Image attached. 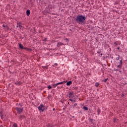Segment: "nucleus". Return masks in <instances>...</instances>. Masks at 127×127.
<instances>
[{
    "mask_svg": "<svg viewBox=\"0 0 127 127\" xmlns=\"http://www.w3.org/2000/svg\"><path fill=\"white\" fill-rule=\"evenodd\" d=\"M116 60L117 61H119V64H123V60L121 59V57L118 55H116Z\"/></svg>",
    "mask_w": 127,
    "mask_h": 127,
    "instance_id": "nucleus-3",
    "label": "nucleus"
},
{
    "mask_svg": "<svg viewBox=\"0 0 127 127\" xmlns=\"http://www.w3.org/2000/svg\"><path fill=\"white\" fill-rule=\"evenodd\" d=\"M16 85H19V86H20V85H21V83H20V82L19 81H17L16 83H15Z\"/></svg>",
    "mask_w": 127,
    "mask_h": 127,
    "instance_id": "nucleus-14",
    "label": "nucleus"
},
{
    "mask_svg": "<svg viewBox=\"0 0 127 127\" xmlns=\"http://www.w3.org/2000/svg\"><path fill=\"white\" fill-rule=\"evenodd\" d=\"M16 27H19V25H17V26H16Z\"/></svg>",
    "mask_w": 127,
    "mask_h": 127,
    "instance_id": "nucleus-36",
    "label": "nucleus"
},
{
    "mask_svg": "<svg viewBox=\"0 0 127 127\" xmlns=\"http://www.w3.org/2000/svg\"><path fill=\"white\" fill-rule=\"evenodd\" d=\"M75 20L77 23L83 25V24H85L86 17L83 15H78L75 18Z\"/></svg>",
    "mask_w": 127,
    "mask_h": 127,
    "instance_id": "nucleus-1",
    "label": "nucleus"
},
{
    "mask_svg": "<svg viewBox=\"0 0 127 127\" xmlns=\"http://www.w3.org/2000/svg\"><path fill=\"white\" fill-rule=\"evenodd\" d=\"M122 67V64H119V65L117 66L118 68H121Z\"/></svg>",
    "mask_w": 127,
    "mask_h": 127,
    "instance_id": "nucleus-23",
    "label": "nucleus"
},
{
    "mask_svg": "<svg viewBox=\"0 0 127 127\" xmlns=\"http://www.w3.org/2000/svg\"><path fill=\"white\" fill-rule=\"evenodd\" d=\"M19 48H20V49H23V48H24V47H23L22 44H21L20 43L19 44Z\"/></svg>",
    "mask_w": 127,
    "mask_h": 127,
    "instance_id": "nucleus-8",
    "label": "nucleus"
},
{
    "mask_svg": "<svg viewBox=\"0 0 127 127\" xmlns=\"http://www.w3.org/2000/svg\"><path fill=\"white\" fill-rule=\"evenodd\" d=\"M13 127H17V124H14L13 125Z\"/></svg>",
    "mask_w": 127,
    "mask_h": 127,
    "instance_id": "nucleus-25",
    "label": "nucleus"
},
{
    "mask_svg": "<svg viewBox=\"0 0 127 127\" xmlns=\"http://www.w3.org/2000/svg\"><path fill=\"white\" fill-rule=\"evenodd\" d=\"M53 110L55 111V108H53Z\"/></svg>",
    "mask_w": 127,
    "mask_h": 127,
    "instance_id": "nucleus-37",
    "label": "nucleus"
},
{
    "mask_svg": "<svg viewBox=\"0 0 127 127\" xmlns=\"http://www.w3.org/2000/svg\"><path fill=\"white\" fill-rule=\"evenodd\" d=\"M26 51L29 52V51H32V50H31L29 48H27V49H26Z\"/></svg>",
    "mask_w": 127,
    "mask_h": 127,
    "instance_id": "nucleus-20",
    "label": "nucleus"
},
{
    "mask_svg": "<svg viewBox=\"0 0 127 127\" xmlns=\"http://www.w3.org/2000/svg\"><path fill=\"white\" fill-rule=\"evenodd\" d=\"M58 85H59V83H57V84H54L53 86V87H57V86H58Z\"/></svg>",
    "mask_w": 127,
    "mask_h": 127,
    "instance_id": "nucleus-18",
    "label": "nucleus"
},
{
    "mask_svg": "<svg viewBox=\"0 0 127 127\" xmlns=\"http://www.w3.org/2000/svg\"><path fill=\"white\" fill-rule=\"evenodd\" d=\"M69 101H71V102H73V99H69Z\"/></svg>",
    "mask_w": 127,
    "mask_h": 127,
    "instance_id": "nucleus-28",
    "label": "nucleus"
},
{
    "mask_svg": "<svg viewBox=\"0 0 127 127\" xmlns=\"http://www.w3.org/2000/svg\"><path fill=\"white\" fill-rule=\"evenodd\" d=\"M103 67H106V66H108V67H110V65H109V64H102Z\"/></svg>",
    "mask_w": 127,
    "mask_h": 127,
    "instance_id": "nucleus-16",
    "label": "nucleus"
},
{
    "mask_svg": "<svg viewBox=\"0 0 127 127\" xmlns=\"http://www.w3.org/2000/svg\"><path fill=\"white\" fill-rule=\"evenodd\" d=\"M0 115H2V112H0Z\"/></svg>",
    "mask_w": 127,
    "mask_h": 127,
    "instance_id": "nucleus-33",
    "label": "nucleus"
},
{
    "mask_svg": "<svg viewBox=\"0 0 127 127\" xmlns=\"http://www.w3.org/2000/svg\"><path fill=\"white\" fill-rule=\"evenodd\" d=\"M55 65L56 66H57V64H55Z\"/></svg>",
    "mask_w": 127,
    "mask_h": 127,
    "instance_id": "nucleus-40",
    "label": "nucleus"
},
{
    "mask_svg": "<svg viewBox=\"0 0 127 127\" xmlns=\"http://www.w3.org/2000/svg\"><path fill=\"white\" fill-rule=\"evenodd\" d=\"M38 110L39 111H42V112H44V110L46 109V107L44 106L43 104H41L39 107H38Z\"/></svg>",
    "mask_w": 127,
    "mask_h": 127,
    "instance_id": "nucleus-2",
    "label": "nucleus"
},
{
    "mask_svg": "<svg viewBox=\"0 0 127 127\" xmlns=\"http://www.w3.org/2000/svg\"><path fill=\"white\" fill-rule=\"evenodd\" d=\"M115 71H118V69H115Z\"/></svg>",
    "mask_w": 127,
    "mask_h": 127,
    "instance_id": "nucleus-38",
    "label": "nucleus"
},
{
    "mask_svg": "<svg viewBox=\"0 0 127 127\" xmlns=\"http://www.w3.org/2000/svg\"><path fill=\"white\" fill-rule=\"evenodd\" d=\"M42 67L43 68V69H48V65H45V64H43L42 66Z\"/></svg>",
    "mask_w": 127,
    "mask_h": 127,
    "instance_id": "nucleus-6",
    "label": "nucleus"
},
{
    "mask_svg": "<svg viewBox=\"0 0 127 127\" xmlns=\"http://www.w3.org/2000/svg\"><path fill=\"white\" fill-rule=\"evenodd\" d=\"M17 25H19V28H20V29H21V28H22V26L21 25V23L20 22L17 23Z\"/></svg>",
    "mask_w": 127,
    "mask_h": 127,
    "instance_id": "nucleus-9",
    "label": "nucleus"
},
{
    "mask_svg": "<svg viewBox=\"0 0 127 127\" xmlns=\"http://www.w3.org/2000/svg\"><path fill=\"white\" fill-rule=\"evenodd\" d=\"M108 80H109V78H106L104 80H103V82H104L105 83H106V82H107V81H108Z\"/></svg>",
    "mask_w": 127,
    "mask_h": 127,
    "instance_id": "nucleus-17",
    "label": "nucleus"
},
{
    "mask_svg": "<svg viewBox=\"0 0 127 127\" xmlns=\"http://www.w3.org/2000/svg\"><path fill=\"white\" fill-rule=\"evenodd\" d=\"M90 122H91V123H92V122H93V119H90Z\"/></svg>",
    "mask_w": 127,
    "mask_h": 127,
    "instance_id": "nucleus-27",
    "label": "nucleus"
},
{
    "mask_svg": "<svg viewBox=\"0 0 127 127\" xmlns=\"http://www.w3.org/2000/svg\"><path fill=\"white\" fill-rule=\"evenodd\" d=\"M114 122H116V120L115 119H114Z\"/></svg>",
    "mask_w": 127,
    "mask_h": 127,
    "instance_id": "nucleus-39",
    "label": "nucleus"
},
{
    "mask_svg": "<svg viewBox=\"0 0 127 127\" xmlns=\"http://www.w3.org/2000/svg\"><path fill=\"white\" fill-rule=\"evenodd\" d=\"M26 14L28 16V15H29L30 14V10L28 9L26 11Z\"/></svg>",
    "mask_w": 127,
    "mask_h": 127,
    "instance_id": "nucleus-10",
    "label": "nucleus"
},
{
    "mask_svg": "<svg viewBox=\"0 0 127 127\" xmlns=\"http://www.w3.org/2000/svg\"><path fill=\"white\" fill-rule=\"evenodd\" d=\"M66 82H67V81H64L61 82H59L58 83L59 84V85H60L61 84H66Z\"/></svg>",
    "mask_w": 127,
    "mask_h": 127,
    "instance_id": "nucleus-11",
    "label": "nucleus"
},
{
    "mask_svg": "<svg viewBox=\"0 0 127 127\" xmlns=\"http://www.w3.org/2000/svg\"><path fill=\"white\" fill-rule=\"evenodd\" d=\"M71 84H72V81H69L67 82L66 85H67V86H70L71 85Z\"/></svg>",
    "mask_w": 127,
    "mask_h": 127,
    "instance_id": "nucleus-12",
    "label": "nucleus"
},
{
    "mask_svg": "<svg viewBox=\"0 0 127 127\" xmlns=\"http://www.w3.org/2000/svg\"><path fill=\"white\" fill-rule=\"evenodd\" d=\"M77 106V104H75L73 106V107H76Z\"/></svg>",
    "mask_w": 127,
    "mask_h": 127,
    "instance_id": "nucleus-29",
    "label": "nucleus"
},
{
    "mask_svg": "<svg viewBox=\"0 0 127 127\" xmlns=\"http://www.w3.org/2000/svg\"><path fill=\"white\" fill-rule=\"evenodd\" d=\"M58 88H59V87H58Z\"/></svg>",
    "mask_w": 127,
    "mask_h": 127,
    "instance_id": "nucleus-45",
    "label": "nucleus"
},
{
    "mask_svg": "<svg viewBox=\"0 0 127 127\" xmlns=\"http://www.w3.org/2000/svg\"><path fill=\"white\" fill-rule=\"evenodd\" d=\"M122 97H125V95L124 94H122Z\"/></svg>",
    "mask_w": 127,
    "mask_h": 127,
    "instance_id": "nucleus-34",
    "label": "nucleus"
},
{
    "mask_svg": "<svg viewBox=\"0 0 127 127\" xmlns=\"http://www.w3.org/2000/svg\"><path fill=\"white\" fill-rule=\"evenodd\" d=\"M15 110H16V111H17V112H17V113L18 114H21V113H22V112H23V108H17V107H16V108H15Z\"/></svg>",
    "mask_w": 127,
    "mask_h": 127,
    "instance_id": "nucleus-4",
    "label": "nucleus"
},
{
    "mask_svg": "<svg viewBox=\"0 0 127 127\" xmlns=\"http://www.w3.org/2000/svg\"><path fill=\"white\" fill-rule=\"evenodd\" d=\"M2 27H4V28L5 27V25H4V24H3Z\"/></svg>",
    "mask_w": 127,
    "mask_h": 127,
    "instance_id": "nucleus-30",
    "label": "nucleus"
},
{
    "mask_svg": "<svg viewBox=\"0 0 127 127\" xmlns=\"http://www.w3.org/2000/svg\"><path fill=\"white\" fill-rule=\"evenodd\" d=\"M83 109L85 110V111H88V110H89V108L85 106L83 107Z\"/></svg>",
    "mask_w": 127,
    "mask_h": 127,
    "instance_id": "nucleus-15",
    "label": "nucleus"
},
{
    "mask_svg": "<svg viewBox=\"0 0 127 127\" xmlns=\"http://www.w3.org/2000/svg\"><path fill=\"white\" fill-rule=\"evenodd\" d=\"M69 95L70 97H72V96H73V93H72V92H69Z\"/></svg>",
    "mask_w": 127,
    "mask_h": 127,
    "instance_id": "nucleus-19",
    "label": "nucleus"
},
{
    "mask_svg": "<svg viewBox=\"0 0 127 127\" xmlns=\"http://www.w3.org/2000/svg\"><path fill=\"white\" fill-rule=\"evenodd\" d=\"M99 55H101V56H102L103 55V53L100 54Z\"/></svg>",
    "mask_w": 127,
    "mask_h": 127,
    "instance_id": "nucleus-32",
    "label": "nucleus"
},
{
    "mask_svg": "<svg viewBox=\"0 0 127 127\" xmlns=\"http://www.w3.org/2000/svg\"><path fill=\"white\" fill-rule=\"evenodd\" d=\"M99 84L98 82H96V84H95L96 87H99Z\"/></svg>",
    "mask_w": 127,
    "mask_h": 127,
    "instance_id": "nucleus-21",
    "label": "nucleus"
},
{
    "mask_svg": "<svg viewBox=\"0 0 127 127\" xmlns=\"http://www.w3.org/2000/svg\"><path fill=\"white\" fill-rule=\"evenodd\" d=\"M0 117H1V119L2 120H3V115H2V114H1V115H0Z\"/></svg>",
    "mask_w": 127,
    "mask_h": 127,
    "instance_id": "nucleus-24",
    "label": "nucleus"
},
{
    "mask_svg": "<svg viewBox=\"0 0 127 127\" xmlns=\"http://www.w3.org/2000/svg\"><path fill=\"white\" fill-rule=\"evenodd\" d=\"M0 127H3L2 126H0Z\"/></svg>",
    "mask_w": 127,
    "mask_h": 127,
    "instance_id": "nucleus-42",
    "label": "nucleus"
},
{
    "mask_svg": "<svg viewBox=\"0 0 127 127\" xmlns=\"http://www.w3.org/2000/svg\"><path fill=\"white\" fill-rule=\"evenodd\" d=\"M118 49H120V48L119 47V48H118Z\"/></svg>",
    "mask_w": 127,
    "mask_h": 127,
    "instance_id": "nucleus-41",
    "label": "nucleus"
},
{
    "mask_svg": "<svg viewBox=\"0 0 127 127\" xmlns=\"http://www.w3.org/2000/svg\"><path fill=\"white\" fill-rule=\"evenodd\" d=\"M100 112H101V110H100V109H98V110H97V113H98V114H100Z\"/></svg>",
    "mask_w": 127,
    "mask_h": 127,
    "instance_id": "nucleus-26",
    "label": "nucleus"
},
{
    "mask_svg": "<svg viewBox=\"0 0 127 127\" xmlns=\"http://www.w3.org/2000/svg\"><path fill=\"white\" fill-rule=\"evenodd\" d=\"M114 44H115V45H117V43H114Z\"/></svg>",
    "mask_w": 127,
    "mask_h": 127,
    "instance_id": "nucleus-35",
    "label": "nucleus"
},
{
    "mask_svg": "<svg viewBox=\"0 0 127 127\" xmlns=\"http://www.w3.org/2000/svg\"><path fill=\"white\" fill-rule=\"evenodd\" d=\"M48 88L49 89H52V86H51V85H49L48 86Z\"/></svg>",
    "mask_w": 127,
    "mask_h": 127,
    "instance_id": "nucleus-22",
    "label": "nucleus"
},
{
    "mask_svg": "<svg viewBox=\"0 0 127 127\" xmlns=\"http://www.w3.org/2000/svg\"><path fill=\"white\" fill-rule=\"evenodd\" d=\"M23 49H26H26H27V48L26 47H24Z\"/></svg>",
    "mask_w": 127,
    "mask_h": 127,
    "instance_id": "nucleus-31",
    "label": "nucleus"
},
{
    "mask_svg": "<svg viewBox=\"0 0 127 127\" xmlns=\"http://www.w3.org/2000/svg\"><path fill=\"white\" fill-rule=\"evenodd\" d=\"M19 120L22 121V120H25V116L20 115L19 116Z\"/></svg>",
    "mask_w": 127,
    "mask_h": 127,
    "instance_id": "nucleus-5",
    "label": "nucleus"
},
{
    "mask_svg": "<svg viewBox=\"0 0 127 127\" xmlns=\"http://www.w3.org/2000/svg\"><path fill=\"white\" fill-rule=\"evenodd\" d=\"M62 45H64V44H63V43L61 42L58 43V44H57L58 47H60V46H62Z\"/></svg>",
    "mask_w": 127,
    "mask_h": 127,
    "instance_id": "nucleus-7",
    "label": "nucleus"
},
{
    "mask_svg": "<svg viewBox=\"0 0 127 127\" xmlns=\"http://www.w3.org/2000/svg\"><path fill=\"white\" fill-rule=\"evenodd\" d=\"M72 118H74V116H73V117H72Z\"/></svg>",
    "mask_w": 127,
    "mask_h": 127,
    "instance_id": "nucleus-43",
    "label": "nucleus"
},
{
    "mask_svg": "<svg viewBox=\"0 0 127 127\" xmlns=\"http://www.w3.org/2000/svg\"><path fill=\"white\" fill-rule=\"evenodd\" d=\"M62 88V86L61 87V88Z\"/></svg>",
    "mask_w": 127,
    "mask_h": 127,
    "instance_id": "nucleus-44",
    "label": "nucleus"
},
{
    "mask_svg": "<svg viewBox=\"0 0 127 127\" xmlns=\"http://www.w3.org/2000/svg\"><path fill=\"white\" fill-rule=\"evenodd\" d=\"M108 57H109V54H106V56L103 57V58H104V59H107V58H108Z\"/></svg>",
    "mask_w": 127,
    "mask_h": 127,
    "instance_id": "nucleus-13",
    "label": "nucleus"
}]
</instances>
